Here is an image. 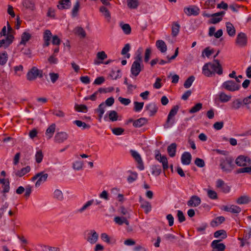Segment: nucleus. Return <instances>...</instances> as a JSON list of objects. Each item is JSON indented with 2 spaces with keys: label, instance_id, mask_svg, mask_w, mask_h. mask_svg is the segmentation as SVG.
Here are the masks:
<instances>
[{
  "label": "nucleus",
  "instance_id": "412c9836",
  "mask_svg": "<svg viewBox=\"0 0 251 251\" xmlns=\"http://www.w3.org/2000/svg\"><path fill=\"white\" fill-rule=\"evenodd\" d=\"M56 125L55 124H52L47 129L45 135L48 140L50 139L53 135L55 131Z\"/></svg>",
  "mask_w": 251,
  "mask_h": 251
},
{
  "label": "nucleus",
  "instance_id": "37998d69",
  "mask_svg": "<svg viewBox=\"0 0 251 251\" xmlns=\"http://www.w3.org/2000/svg\"><path fill=\"white\" fill-rule=\"evenodd\" d=\"M83 162L81 160H76L73 164V168L77 171L81 170L83 169Z\"/></svg>",
  "mask_w": 251,
  "mask_h": 251
},
{
  "label": "nucleus",
  "instance_id": "423d86ee",
  "mask_svg": "<svg viewBox=\"0 0 251 251\" xmlns=\"http://www.w3.org/2000/svg\"><path fill=\"white\" fill-rule=\"evenodd\" d=\"M155 158L162 163L164 170L168 169L169 166L167 157L165 155H162L158 151H156L155 152Z\"/></svg>",
  "mask_w": 251,
  "mask_h": 251
},
{
  "label": "nucleus",
  "instance_id": "58836bf2",
  "mask_svg": "<svg viewBox=\"0 0 251 251\" xmlns=\"http://www.w3.org/2000/svg\"><path fill=\"white\" fill-rule=\"evenodd\" d=\"M225 220L223 216L218 217L211 222L210 225L212 226L215 227L222 224Z\"/></svg>",
  "mask_w": 251,
  "mask_h": 251
},
{
  "label": "nucleus",
  "instance_id": "6e6552de",
  "mask_svg": "<svg viewBox=\"0 0 251 251\" xmlns=\"http://www.w3.org/2000/svg\"><path fill=\"white\" fill-rule=\"evenodd\" d=\"M130 152L132 156L134 158V159L137 163V167L140 170H143L144 169V166L143 162L139 153L134 150H130Z\"/></svg>",
  "mask_w": 251,
  "mask_h": 251
},
{
  "label": "nucleus",
  "instance_id": "f257e3e1",
  "mask_svg": "<svg viewBox=\"0 0 251 251\" xmlns=\"http://www.w3.org/2000/svg\"><path fill=\"white\" fill-rule=\"evenodd\" d=\"M215 73L219 75L223 74L222 66L217 59H214L213 63L205 64L202 67V73L206 76H211Z\"/></svg>",
  "mask_w": 251,
  "mask_h": 251
},
{
  "label": "nucleus",
  "instance_id": "5fc2aeb1",
  "mask_svg": "<svg viewBox=\"0 0 251 251\" xmlns=\"http://www.w3.org/2000/svg\"><path fill=\"white\" fill-rule=\"evenodd\" d=\"M202 104L201 103H197L194 106L192 107L189 110V113H194L199 111L202 108Z\"/></svg>",
  "mask_w": 251,
  "mask_h": 251
},
{
  "label": "nucleus",
  "instance_id": "39448f33",
  "mask_svg": "<svg viewBox=\"0 0 251 251\" xmlns=\"http://www.w3.org/2000/svg\"><path fill=\"white\" fill-rule=\"evenodd\" d=\"M42 71L39 70L35 67H32L27 73L26 77L27 80L32 81L35 80L38 76L42 77L43 76Z\"/></svg>",
  "mask_w": 251,
  "mask_h": 251
},
{
  "label": "nucleus",
  "instance_id": "bb28decb",
  "mask_svg": "<svg viewBox=\"0 0 251 251\" xmlns=\"http://www.w3.org/2000/svg\"><path fill=\"white\" fill-rule=\"evenodd\" d=\"M58 9H68L71 7L70 0H61L59 2V4L57 5Z\"/></svg>",
  "mask_w": 251,
  "mask_h": 251
},
{
  "label": "nucleus",
  "instance_id": "680f3d73",
  "mask_svg": "<svg viewBox=\"0 0 251 251\" xmlns=\"http://www.w3.org/2000/svg\"><path fill=\"white\" fill-rule=\"evenodd\" d=\"M75 109L78 112H86L87 111V107L85 105H78L75 104Z\"/></svg>",
  "mask_w": 251,
  "mask_h": 251
},
{
  "label": "nucleus",
  "instance_id": "3c124183",
  "mask_svg": "<svg viewBox=\"0 0 251 251\" xmlns=\"http://www.w3.org/2000/svg\"><path fill=\"white\" fill-rule=\"evenodd\" d=\"M74 123L78 127H82L83 129H88L90 127V125L79 120H75L74 122Z\"/></svg>",
  "mask_w": 251,
  "mask_h": 251
},
{
  "label": "nucleus",
  "instance_id": "c03bdc74",
  "mask_svg": "<svg viewBox=\"0 0 251 251\" xmlns=\"http://www.w3.org/2000/svg\"><path fill=\"white\" fill-rule=\"evenodd\" d=\"M8 60V54L6 51L0 53V65H5Z\"/></svg>",
  "mask_w": 251,
  "mask_h": 251
},
{
  "label": "nucleus",
  "instance_id": "c756f323",
  "mask_svg": "<svg viewBox=\"0 0 251 251\" xmlns=\"http://www.w3.org/2000/svg\"><path fill=\"white\" fill-rule=\"evenodd\" d=\"M107 55L104 51L98 52L97 54V59L94 60V64L96 65H99L102 62H99L98 61V59H100L102 61L107 58Z\"/></svg>",
  "mask_w": 251,
  "mask_h": 251
},
{
  "label": "nucleus",
  "instance_id": "5701e85b",
  "mask_svg": "<svg viewBox=\"0 0 251 251\" xmlns=\"http://www.w3.org/2000/svg\"><path fill=\"white\" fill-rule=\"evenodd\" d=\"M146 110L149 111L150 116H153L156 113L158 108L154 103H150L146 106Z\"/></svg>",
  "mask_w": 251,
  "mask_h": 251
},
{
  "label": "nucleus",
  "instance_id": "49530a36",
  "mask_svg": "<svg viewBox=\"0 0 251 251\" xmlns=\"http://www.w3.org/2000/svg\"><path fill=\"white\" fill-rule=\"evenodd\" d=\"M94 201V200H91L87 201L80 209H78V212L79 213L83 212L93 204Z\"/></svg>",
  "mask_w": 251,
  "mask_h": 251
},
{
  "label": "nucleus",
  "instance_id": "774afa93",
  "mask_svg": "<svg viewBox=\"0 0 251 251\" xmlns=\"http://www.w3.org/2000/svg\"><path fill=\"white\" fill-rule=\"evenodd\" d=\"M251 237V228H249L245 231V234L243 240L247 241Z\"/></svg>",
  "mask_w": 251,
  "mask_h": 251
},
{
  "label": "nucleus",
  "instance_id": "9b49d317",
  "mask_svg": "<svg viewBox=\"0 0 251 251\" xmlns=\"http://www.w3.org/2000/svg\"><path fill=\"white\" fill-rule=\"evenodd\" d=\"M143 65L137 62H133L131 67V73L135 76H137L142 71Z\"/></svg>",
  "mask_w": 251,
  "mask_h": 251
},
{
  "label": "nucleus",
  "instance_id": "c9c22d12",
  "mask_svg": "<svg viewBox=\"0 0 251 251\" xmlns=\"http://www.w3.org/2000/svg\"><path fill=\"white\" fill-rule=\"evenodd\" d=\"M53 198L58 201H62L64 200V195L62 191L58 189H56L53 192Z\"/></svg>",
  "mask_w": 251,
  "mask_h": 251
},
{
  "label": "nucleus",
  "instance_id": "393cba45",
  "mask_svg": "<svg viewBox=\"0 0 251 251\" xmlns=\"http://www.w3.org/2000/svg\"><path fill=\"white\" fill-rule=\"evenodd\" d=\"M156 46L157 48L162 52L164 53L166 51L167 47L163 40H158L156 42Z\"/></svg>",
  "mask_w": 251,
  "mask_h": 251
},
{
  "label": "nucleus",
  "instance_id": "e433bc0d",
  "mask_svg": "<svg viewBox=\"0 0 251 251\" xmlns=\"http://www.w3.org/2000/svg\"><path fill=\"white\" fill-rule=\"evenodd\" d=\"M51 33L50 30H46L44 34V46H48L50 45V41L51 37Z\"/></svg>",
  "mask_w": 251,
  "mask_h": 251
},
{
  "label": "nucleus",
  "instance_id": "4c0bfd02",
  "mask_svg": "<svg viewBox=\"0 0 251 251\" xmlns=\"http://www.w3.org/2000/svg\"><path fill=\"white\" fill-rule=\"evenodd\" d=\"M176 144L175 143H172L168 147L167 151L169 155L173 157L176 155Z\"/></svg>",
  "mask_w": 251,
  "mask_h": 251
},
{
  "label": "nucleus",
  "instance_id": "7ed1b4c3",
  "mask_svg": "<svg viewBox=\"0 0 251 251\" xmlns=\"http://www.w3.org/2000/svg\"><path fill=\"white\" fill-rule=\"evenodd\" d=\"M178 109L179 106L178 105H175L170 110L168 115L166 122L164 125L165 128H168L173 126L175 122V120L172 118L177 114Z\"/></svg>",
  "mask_w": 251,
  "mask_h": 251
},
{
  "label": "nucleus",
  "instance_id": "ddd939ff",
  "mask_svg": "<svg viewBox=\"0 0 251 251\" xmlns=\"http://www.w3.org/2000/svg\"><path fill=\"white\" fill-rule=\"evenodd\" d=\"M220 241L215 240L212 241L211 244L213 248L212 251H224L226 249V246L223 243H220Z\"/></svg>",
  "mask_w": 251,
  "mask_h": 251
},
{
  "label": "nucleus",
  "instance_id": "79ce46f5",
  "mask_svg": "<svg viewBox=\"0 0 251 251\" xmlns=\"http://www.w3.org/2000/svg\"><path fill=\"white\" fill-rule=\"evenodd\" d=\"M79 7L80 2L79 1L77 0L75 2L72 10V16L73 17H75L77 15Z\"/></svg>",
  "mask_w": 251,
  "mask_h": 251
},
{
  "label": "nucleus",
  "instance_id": "e2e57ef3",
  "mask_svg": "<svg viewBox=\"0 0 251 251\" xmlns=\"http://www.w3.org/2000/svg\"><path fill=\"white\" fill-rule=\"evenodd\" d=\"M151 48H147L145 50L144 61L145 62H148L151 55Z\"/></svg>",
  "mask_w": 251,
  "mask_h": 251
},
{
  "label": "nucleus",
  "instance_id": "4468645a",
  "mask_svg": "<svg viewBox=\"0 0 251 251\" xmlns=\"http://www.w3.org/2000/svg\"><path fill=\"white\" fill-rule=\"evenodd\" d=\"M223 210L225 211L229 212L233 214H238L241 211V208L238 206L235 205L224 206Z\"/></svg>",
  "mask_w": 251,
  "mask_h": 251
},
{
  "label": "nucleus",
  "instance_id": "20e7f679",
  "mask_svg": "<svg viewBox=\"0 0 251 251\" xmlns=\"http://www.w3.org/2000/svg\"><path fill=\"white\" fill-rule=\"evenodd\" d=\"M221 87L227 91L234 92L238 90L240 88V85L233 80H227L222 84Z\"/></svg>",
  "mask_w": 251,
  "mask_h": 251
},
{
  "label": "nucleus",
  "instance_id": "7c9ffc66",
  "mask_svg": "<svg viewBox=\"0 0 251 251\" xmlns=\"http://www.w3.org/2000/svg\"><path fill=\"white\" fill-rule=\"evenodd\" d=\"M250 201V198L247 195H243L239 197L236 201L238 204H245L248 203Z\"/></svg>",
  "mask_w": 251,
  "mask_h": 251
},
{
  "label": "nucleus",
  "instance_id": "052dcab7",
  "mask_svg": "<svg viewBox=\"0 0 251 251\" xmlns=\"http://www.w3.org/2000/svg\"><path fill=\"white\" fill-rule=\"evenodd\" d=\"M23 5L27 8L33 10L34 8V4L30 0H25L23 2Z\"/></svg>",
  "mask_w": 251,
  "mask_h": 251
},
{
  "label": "nucleus",
  "instance_id": "ea45409f",
  "mask_svg": "<svg viewBox=\"0 0 251 251\" xmlns=\"http://www.w3.org/2000/svg\"><path fill=\"white\" fill-rule=\"evenodd\" d=\"M114 221L119 225H122L124 223H125L127 226L129 225V222L125 217H115Z\"/></svg>",
  "mask_w": 251,
  "mask_h": 251
},
{
  "label": "nucleus",
  "instance_id": "2eb2a0df",
  "mask_svg": "<svg viewBox=\"0 0 251 251\" xmlns=\"http://www.w3.org/2000/svg\"><path fill=\"white\" fill-rule=\"evenodd\" d=\"M99 235L95 230H92L88 234L87 240L91 244L96 243L98 239Z\"/></svg>",
  "mask_w": 251,
  "mask_h": 251
},
{
  "label": "nucleus",
  "instance_id": "13d9d810",
  "mask_svg": "<svg viewBox=\"0 0 251 251\" xmlns=\"http://www.w3.org/2000/svg\"><path fill=\"white\" fill-rule=\"evenodd\" d=\"M43 154L41 150L38 151L35 154V160L37 163H40L42 162L43 158Z\"/></svg>",
  "mask_w": 251,
  "mask_h": 251
},
{
  "label": "nucleus",
  "instance_id": "dca6fc26",
  "mask_svg": "<svg viewBox=\"0 0 251 251\" xmlns=\"http://www.w3.org/2000/svg\"><path fill=\"white\" fill-rule=\"evenodd\" d=\"M216 187L217 188L220 189L224 193H228L230 191V187L222 179H218L217 180Z\"/></svg>",
  "mask_w": 251,
  "mask_h": 251
},
{
  "label": "nucleus",
  "instance_id": "72a5a7b5",
  "mask_svg": "<svg viewBox=\"0 0 251 251\" xmlns=\"http://www.w3.org/2000/svg\"><path fill=\"white\" fill-rule=\"evenodd\" d=\"M147 123V120L145 118H141L133 123V126L135 127H140Z\"/></svg>",
  "mask_w": 251,
  "mask_h": 251
},
{
  "label": "nucleus",
  "instance_id": "b1692460",
  "mask_svg": "<svg viewBox=\"0 0 251 251\" xmlns=\"http://www.w3.org/2000/svg\"><path fill=\"white\" fill-rule=\"evenodd\" d=\"M140 202L141 203V207L144 209L145 212L146 214L151 211V206L149 201H144L140 198Z\"/></svg>",
  "mask_w": 251,
  "mask_h": 251
},
{
  "label": "nucleus",
  "instance_id": "6ab92c4d",
  "mask_svg": "<svg viewBox=\"0 0 251 251\" xmlns=\"http://www.w3.org/2000/svg\"><path fill=\"white\" fill-rule=\"evenodd\" d=\"M201 200L197 196H193L187 202L189 206L196 207L200 204Z\"/></svg>",
  "mask_w": 251,
  "mask_h": 251
},
{
  "label": "nucleus",
  "instance_id": "cd10ccee",
  "mask_svg": "<svg viewBox=\"0 0 251 251\" xmlns=\"http://www.w3.org/2000/svg\"><path fill=\"white\" fill-rule=\"evenodd\" d=\"M226 29L229 36L232 37L235 35V28L230 22L226 23Z\"/></svg>",
  "mask_w": 251,
  "mask_h": 251
},
{
  "label": "nucleus",
  "instance_id": "09e8293b",
  "mask_svg": "<svg viewBox=\"0 0 251 251\" xmlns=\"http://www.w3.org/2000/svg\"><path fill=\"white\" fill-rule=\"evenodd\" d=\"M108 117L111 121H116L118 118V113L115 110L110 111L108 114Z\"/></svg>",
  "mask_w": 251,
  "mask_h": 251
},
{
  "label": "nucleus",
  "instance_id": "a19ab883",
  "mask_svg": "<svg viewBox=\"0 0 251 251\" xmlns=\"http://www.w3.org/2000/svg\"><path fill=\"white\" fill-rule=\"evenodd\" d=\"M31 35L27 32H24L21 36V41L20 43V45H25L27 42L30 39Z\"/></svg>",
  "mask_w": 251,
  "mask_h": 251
},
{
  "label": "nucleus",
  "instance_id": "a878e982",
  "mask_svg": "<svg viewBox=\"0 0 251 251\" xmlns=\"http://www.w3.org/2000/svg\"><path fill=\"white\" fill-rule=\"evenodd\" d=\"M230 108L231 110H237L242 105V101L239 99H236L234 100L232 102L230 103Z\"/></svg>",
  "mask_w": 251,
  "mask_h": 251
},
{
  "label": "nucleus",
  "instance_id": "9d476101",
  "mask_svg": "<svg viewBox=\"0 0 251 251\" xmlns=\"http://www.w3.org/2000/svg\"><path fill=\"white\" fill-rule=\"evenodd\" d=\"M247 41L246 34L243 32H240L237 36L236 44L240 47H243L246 45Z\"/></svg>",
  "mask_w": 251,
  "mask_h": 251
},
{
  "label": "nucleus",
  "instance_id": "69168bd1",
  "mask_svg": "<svg viewBox=\"0 0 251 251\" xmlns=\"http://www.w3.org/2000/svg\"><path fill=\"white\" fill-rule=\"evenodd\" d=\"M177 217L178 218V221L180 223L183 222L185 221V217L183 214V213L181 210H177Z\"/></svg>",
  "mask_w": 251,
  "mask_h": 251
},
{
  "label": "nucleus",
  "instance_id": "6e6d98bb",
  "mask_svg": "<svg viewBox=\"0 0 251 251\" xmlns=\"http://www.w3.org/2000/svg\"><path fill=\"white\" fill-rule=\"evenodd\" d=\"M121 27L125 34H129L131 33V29L129 25L124 24L121 25Z\"/></svg>",
  "mask_w": 251,
  "mask_h": 251
},
{
  "label": "nucleus",
  "instance_id": "f704fd0d",
  "mask_svg": "<svg viewBox=\"0 0 251 251\" xmlns=\"http://www.w3.org/2000/svg\"><path fill=\"white\" fill-rule=\"evenodd\" d=\"M105 104L104 102L101 103L96 109V112L99 113V120L100 121L105 112Z\"/></svg>",
  "mask_w": 251,
  "mask_h": 251
},
{
  "label": "nucleus",
  "instance_id": "8fccbe9b",
  "mask_svg": "<svg viewBox=\"0 0 251 251\" xmlns=\"http://www.w3.org/2000/svg\"><path fill=\"white\" fill-rule=\"evenodd\" d=\"M215 238L221 237L222 239H225L226 237V233L224 230H219L216 231L214 234Z\"/></svg>",
  "mask_w": 251,
  "mask_h": 251
},
{
  "label": "nucleus",
  "instance_id": "1a4fd4ad",
  "mask_svg": "<svg viewBox=\"0 0 251 251\" xmlns=\"http://www.w3.org/2000/svg\"><path fill=\"white\" fill-rule=\"evenodd\" d=\"M236 164L240 167H245L251 163V159L244 155L239 156L235 160Z\"/></svg>",
  "mask_w": 251,
  "mask_h": 251
},
{
  "label": "nucleus",
  "instance_id": "a211bd4d",
  "mask_svg": "<svg viewBox=\"0 0 251 251\" xmlns=\"http://www.w3.org/2000/svg\"><path fill=\"white\" fill-rule=\"evenodd\" d=\"M39 175L40 176H39L38 180L35 184L36 188L39 187L42 183L45 182L48 177V174L45 173L44 172H39Z\"/></svg>",
  "mask_w": 251,
  "mask_h": 251
},
{
  "label": "nucleus",
  "instance_id": "f8f14e48",
  "mask_svg": "<svg viewBox=\"0 0 251 251\" xmlns=\"http://www.w3.org/2000/svg\"><path fill=\"white\" fill-rule=\"evenodd\" d=\"M68 138V134L65 132H59L55 135L54 140L57 143H62Z\"/></svg>",
  "mask_w": 251,
  "mask_h": 251
},
{
  "label": "nucleus",
  "instance_id": "4be33fe9",
  "mask_svg": "<svg viewBox=\"0 0 251 251\" xmlns=\"http://www.w3.org/2000/svg\"><path fill=\"white\" fill-rule=\"evenodd\" d=\"M180 26L177 22H174L172 24V35L173 37H176L179 33Z\"/></svg>",
  "mask_w": 251,
  "mask_h": 251
},
{
  "label": "nucleus",
  "instance_id": "aec40b11",
  "mask_svg": "<svg viewBox=\"0 0 251 251\" xmlns=\"http://www.w3.org/2000/svg\"><path fill=\"white\" fill-rule=\"evenodd\" d=\"M192 156L189 152H184L181 155V160L183 165H188L191 163Z\"/></svg>",
  "mask_w": 251,
  "mask_h": 251
},
{
  "label": "nucleus",
  "instance_id": "bf43d9fd",
  "mask_svg": "<svg viewBox=\"0 0 251 251\" xmlns=\"http://www.w3.org/2000/svg\"><path fill=\"white\" fill-rule=\"evenodd\" d=\"M130 49V46L129 44H126L125 45L124 47L123 48L121 53L123 55L126 54V57L129 58L130 57V54H127V53L129 51Z\"/></svg>",
  "mask_w": 251,
  "mask_h": 251
},
{
  "label": "nucleus",
  "instance_id": "2f4dec72",
  "mask_svg": "<svg viewBox=\"0 0 251 251\" xmlns=\"http://www.w3.org/2000/svg\"><path fill=\"white\" fill-rule=\"evenodd\" d=\"M100 11L102 13L107 21L109 22L111 19V15L108 9L104 6H102L100 8Z\"/></svg>",
  "mask_w": 251,
  "mask_h": 251
},
{
  "label": "nucleus",
  "instance_id": "c85d7f7f",
  "mask_svg": "<svg viewBox=\"0 0 251 251\" xmlns=\"http://www.w3.org/2000/svg\"><path fill=\"white\" fill-rule=\"evenodd\" d=\"M30 171V167L28 166L25 168H22L21 170H18L15 172V176L19 177H22L25 174H27Z\"/></svg>",
  "mask_w": 251,
  "mask_h": 251
},
{
  "label": "nucleus",
  "instance_id": "f3484780",
  "mask_svg": "<svg viewBox=\"0 0 251 251\" xmlns=\"http://www.w3.org/2000/svg\"><path fill=\"white\" fill-rule=\"evenodd\" d=\"M14 39V36L11 34H8L5 39L0 40V48L2 46L7 48L12 43Z\"/></svg>",
  "mask_w": 251,
  "mask_h": 251
},
{
  "label": "nucleus",
  "instance_id": "4d7b16f0",
  "mask_svg": "<svg viewBox=\"0 0 251 251\" xmlns=\"http://www.w3.org/2000/svg\"><path fill=\"white\" fill-rule=\"evenodd\" d=\"M144 103L143 102L135 101L134 102V110L136 112L140 111L143 107Z\"/></svg>",
  "mask_w": 251,
  "mask_h": 251
},
{
  "label": "nucleus",
  "instance_id": "603ef678",
  "mask_svg": "<svg viewBox=\"0 0 251 251\" xmlns=\"http://www.w3.org/2000/svg\"><path fill=\"white\" fill-rule=\"evenodd\" d=\"M75 33L82 38H84L86 36L85 30L81 27H76L75 29Z\"/></svg>",
  "mask_w": 251,
  "mask_h": 251
},
{
  "label": "nucleus",
  "instance_id": "338daca9",
  "mask_svg": "<svg viewBox=\"0 0 251 251\" xmlns=\"http://www.w3.org/2000/svg\"><path fill=\"white\" fill-rule=\"evenodd\" d=\"M49 76L50 77L52 83H54L59 78V75L57 73H50Z\"/></svg>",
  "mask_w": 251,
  "mask_h": 251
},
{
  "label": "nucleus",
  "instance_id": "f03ea898",
  "mask_svg": "<svg viewBox=\"0 0 251 251\" xmlns=\"http://www.w3.org/2000/svg\"><path fill=\"white\" fill-rule=\"evenodd\" d=\"M220 166L223 172H230L234 168L233 159L231 157L222 158L220 160Z\"/></svg>",
  "mask_w": 251,
  "mask_h": 251
},
{
  "label": "nucleus",
  "instance_id": "473e14b6",
  "mask_svg": "<svg viewBox=\"0 0 251 251\" xmlns=\"http://www.w3.org/2000/svg\"><path fill=\"white\" fill-rule=\"evenodd\" d=\"M231 96L227 95L225 93L222 92L219 94V99L221 102H227L230 100Z\"/></svg>",
  "mask_w": 251,
  "mask_h": 251
},
{
  "label": "nucleus",
  "instance_id": "864d4df0",
  "mask_svg": "<svg viewBox=\"0 0 251 251\" xmlns=\"http://www.w3.org/2000/svg\"><path fill=\"white\" fill-rule=\"evenodd\" d=\"M194 80L195 77L192 75L190 76L185 81L184 83V87L186 89L190 88Z\"/></svg>",
  "mask_w": 251,
  "mask_h": 251
},
{
  "label": "nucleus",
  "instance_id": "de8ad7c7",
  "mask_svg": "<svg viewBox=\"0 0 251 251\" xmlns=\"http://www.w3.org/2000/svg\"><path fill=\"white\" fill-rule=\"evenodd\" d=\"M151 169L153 175L159 176L161 173V169L159 165H152Z\"/></svg>",
  "mask_w": 251,
  "mask_h": 251
},
{
  "label": "nucleus",
  "instance_id": "0eeeda50",
  "mask_svg": "<svg viewBox=\"0 0 251 251\" xmlns=\"http://www.w3.org/2000/svg\"><path fill=\"white\" fill-rule=\"evenodd\" d=\"M183 11L188 16H197L200 13V9L196 6L192 5L184 7Z\"/></svg>",
  "mask_w": 251,
  "mask_h": 251
},
{
  "label": "nucleus",
  "instance_id": "0e129e2a",
  "mask_svg": "<svg viewBox=\"0 0 251 251\" xmlns=\"http://www.w3.org/2000/svg\"><path fill=\"white\" fill-rule=\"evenodd\" d=\"M207 195L208 197L211 199L215 200L217 199V193L213 190H208Z\"/></svg>",
  "mask_w": 251,
  "mask_h": 251
},
{
  "label": "nucleus",
  "instance_id": "a18cd8bd",
  "mask_svg": "<svg viewBox=\"0 0 251 251\" xmlns=\"http://www.w3.org/2000/svg\"><path fill=\"white\" fill-rule=\"evenodd\" d=\"M127 5L130 9H136L139 5L138 0H127Z\"/></svg>",
  "mask_w": 251,
  "mask_h": 251
}]
</instances>
